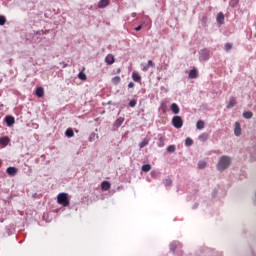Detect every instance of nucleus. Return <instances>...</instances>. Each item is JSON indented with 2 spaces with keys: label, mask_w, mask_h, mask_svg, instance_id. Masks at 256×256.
<instances>
[{
  "label": "nucleus",
  "mask_w": 256,
  "mask_h": 256,
  "mask_svg": "<svg viewBox=\"0 0 256 256\" xmlns=\"http://www.w3.org/2000/svg\"><path fill=\"white\" fill-rule=\"evenodd\" d=\"M129 105L130 107H135V105H137V100L135 99L130 100Z\"/></svg>",
  "instance_id": "31"
},
{
  "label": "nucleus",
  "mask_w": 256,
  "mask_h": 256,
  "mask_svg": "<svg viewBox=\"0 0 256 256\" xmlns=\"http://www.w3.org/2000/svg\"><path fill=\"white\" fill-rule=\"evenodd\" d=\"M185 145H186L187 147L193 145V139H191V138H186V140H185Z\"/></svg>",
  "instance_id": "28"
},
{
  "label": "nucleus",
  "mask_w": 256,
  "mask_h": 256,
  "mask_svg": "<svg viewBox=\"0 0 256 256\" xmlns=\"http://www.w3.org/2000/svg\"><path fill=\"white\" fill-rule=\"evenodd\" d=\"M202 23H203V25H207V16H204L202 18Z\"/></svg>",
  "instance_id": "35"
},
{
  "label": "nucleus",
  "mask_w": 256,
  "mask_h": 256,
  "mask_svg": "<svg viewBox=\"0 0 256 256\" xmlns=\"http://www.w3.org/2000/svg\"><path fill=\"white\" fill-rule=\"evenodd\" d=\"M105 62L107 63V65H113V63H115V57L111 54H108L105 57Z\"/></svg>",
  "instance_id": "6"
},
{
  "label": "nucleus",
  "mask_w": 256,
  "mask_h": 256,
  "mask_svg": "<svg viewBox=\"0 0 256 256\" xmlns=\"http://www.w3.org/2000/svg\"><path fill=\"white\" fill-rule=\"evenodd\" d=\"M170 109H171L172 113H174V115H179L180 109H179V105H177V103H173L170 106Z\"/></svg>",
  "instance_id": "7"
},
{
  "label": "nucleus",
  "mask_w": 256,
  "mask_h": 256,
  "mask_svg": "<svg viewBox=\"0 0 256 256\" xmlns=\"http://www.w3.org/2000/svg\"><path fill=\"white\" fill-rule=\"evenodd\" d=\"M36 95L38 97H43L45 95V90L43 89V87H38L36 89Z\"/></svg>",
  "instance_id": "17"
},
{
  "label": "nucleus",
  "mask_w": 256,
  "mask_h": 256,
  "mask_svg": "<svg viewBox=\"0 0 256 256\" xmlns=\"http://www.w3.org/2000/svg\"><path fill=\"white\" fill-rule=\"evenodd\" d=\"M135 15H136L135 13H132V17H135Z\"/></svg>",
  "instance_id": "42"
},
{
  "label": "nucleus",
  "mask_w": 256,
  "mask_h": 256,
  "mask_svg": "<svg viewBox=\"0 0 256 256\" xmlns=\"http://www.w3.org/2000/svg\"><path fill=\"white\" fill-rule=\"evenodd\" d=\"M110 0H100L98 3V7L99 9H105V7H107V5H109Z\"/></svg>",
  "instance_id": "12"
},
{
  "label": "nucleus",
  "mask_w": 256,
  "mask_h": 256,
  "mask_svg": "<svg viewBox=\"0 0 256 256\" xmlns=\"http://www.w3.org/2000/svg\"><path fill=\"white\" fill-rule=\"evenodd\" d=\"M168 153H175V145H170L167 147Z\"/></svg>",
  "instance_id": "29"
},
{
  "label": "nucleus",
  "mask_w": 256,
  "mask_h": 256,
  "mask_svg": "<svg viewBox=\"0 0 256 256\" xmlns=\"http://www.w3.org/2000/svg\"><path fill=\"white\" fill-rule=\"evenodd\" d=\"M231 165V158L229 156H222L217 164L218 171H225Z\"/></svg>",
  "instance_id": "1"
},
{
  "label": "nucleus",
  "mask_w": 256,
  "mask_h": 256,
  "mask_svg": "<svg viewBox=\"0 0 256 256\" xmlns=\"http://www.w3.org/2000/svg\"><path fill=\"white\" fill-rule=\"evenodd\" d=\"M65 135L66 137H69V138L74 137L75 133L73 132V128H68L65 132Z\"/></svg>",
  "instance_id": "18"
},
{
  "label": "nucleus",
  "mask_w": 256,
  "mask_h": 256,
  "mask_svg": "<svg viewBox=\"0 0 256 256\" xmlns=\"http://www.w3.org/2000/svg\"><path fill=\"white\" fill-rule=\"evenodd\" d=\"M210 57H211V54H210L209 50H207V49L201 50L200 58H199L200 61H209Z\"/></svg>",
  "instance_id": "4"
},
{
  "label": "nucleus",
  "mask_w": 256,
  "mask_h": 256,
  "mask_svg": "<svg viewBox=\"0 0 256 256\" xmlns=\"http://www.w3.org/2000/svg\"><path fill=\"white\" fill-rule=\"evenodd\" d=\"M5 121L8 125V127H11L12 125L15 124V118L13 116H6Z\"/></svg>",
  "instance_id": "10"
},
{
  "label": "nucleus",
  "mask_w": 256,
  "mask_h": 256,
  "mask_svg": "<svg viewBox=\"0 0 256 256\" xmlns=\"http://www.w3.org/2000/svg\"><path fill=\"white\" fill-rule=\"evenodd\" d=\"M128 87H129V89H133V87H135V83L130 82V83L128 84Z\"/></svg>",
  "instance_id": "36"
},
{
  "label": "nucleus",
  "mask_w": 256,
  "mask_h": 256,
  "mask_svg": "<svg viewBox=\"0 0 256 256\" xmlns=\"http://www.w3.org/2000/svg\"><path fill=\"white\" fill-rule=\"evenodd\" d=\"M149 142L148 141H143L141 144H140V147L143 148L145 147V145H147Z\"/></svg>",
  "instance_id": "37"
},
{
  "label": "nucleus",
  "mask_w": 256,
  "mask_h": 256,
  "mask_svg": "<svg viewBox=\"0 0 256 256\" xmlns=\"http://www.w3.org/2000/svg\"><path fill=\"white\" fill-rule=\"evenodd\" d=\"M18 169L15 167H8L6 170V173L10 176V177H15V175H17L18 173Z\"/></svg>",
  "instance_id": "5"
},
{
  "label": "nucleus",
  "mask_w": 256,
  "mask_h": 256,
  "mask_svg": "<svg viewBox=\"0 0 256 256\" xmlns=\"http://www.w3.org/2000/svg\"><path fill=\"white\" fill-rule=\"evenodd\" d=\"M164 185H165L166 187H171V185H173V181H172L170 178H167V179H165V181H164Z\"/></svg>",
  "instance_id": "25"
},
{
  "label": "nucleus",
  "mask_w": 256,
  "mask_h": 256,
  "mask_svg": "<svg viewBox=\"0 0 256 256\" xmlns=\"http://www.w3.org/2000/svg\"><path fill=\"white\" fill-rule=\"evenodd\" d=\"M172 125L175 129H181V127H183V118H181V116H174L172 119Z\"/></svg>",
  "instance_id": "3"
},
{
  "label": "nucleus",
  "mask_w": 256,
  "mask_h": 256,
  "mask_svg": "<svg viewBox=\"0 0 256 256\" xmlns=\"http://www.w3.org/2000/svg\"><path fill=\"white\" fill-rule=\"evenodd\" d=\"M10 141L11 140L7 136L1 137L0 138V145H3V147H7L9 145Z\"/></svg>",
  "instance_id": "8"
},
{
  "label": "nucleus",
  "mask_w": 256,
  "mask_h": 256,
  "mask_svg": "<svg viewBox=\"0 0 256 256\" xmlns=\"http://www.w3.org/2000/svg\"><path fill=\"white\" fill-rule=\"evenodd\" d=\"M243 117H244V119H252L253 118V112H244Z\"/></svg>",
  "instance_id": "23"
},
{
  "label": "nucleus",
  "mask_w": 256,
  "mask_h": 256,
  "mask_svg": "<svg viewBox=\"0 0 256 256\" xmlns=\"http://www.w3.org/2000/svg\"><path fill=\"white\" fill-rule=\"evenodd\" d=\"M237 105V100L235 97H231L229 103L227 104V109H233Z\"/></svg>",
  "instance_id": "9"
},
{
  "label": "nucleus",
  "mask_w": 256,
  "mask_h": 256,
  "mask_svg": "<svg viewBox=\"0 0 256 256\" xmlns=\"http://www.w3.org/2000/svg\"><path fill=\"white\" fill-rule=\"evenodd\" d=\"M0 83H1V80H0Z\"/></svg>",
  "instance_id": "43"
},
{
  "label": "nucleus",
  "mask_w": 256,
  "mask_h": 256,
  "mask_svg": "<svg viewBox=\"0 0 256 256\" xmlns=\"http://www.w3.org/2000/svg\"><path fill=\"white\" fill-rule=\"evenodd\" d=\"M199 77V74L197 73V70L193 69L189 72V78L190 79H197Z\"/></svg>",
  "instance_id": "15"
},
{
  "label": "nucleus",
  "mask_w": 256,
  "mask_h": 256,
  "mask_svg": "<svg viewBox=\"0 0 256 256\" xmlns=\"http://www.w3.org/2000/svg\"><path fill=\"white\" fill-rule=\"evenodd\" d=\"M111 81H112L113 85H119V83H121V77L115 76L114 78H112Z\"/></svg>",
  "instance_id": "20"
},
{
  "label": "nucleus",
  "mask_w": 256,
  "mask_h": 256,
  "mask_svg": "<svg viewBox=\"0 0 256 256\" xmlns=\"http://www.w3.org/2000/svg\"><path fill=\"white\" fill-rule=\"evenodd\" d=\"M101 187L103 191H109V189H111V183L108 181H103Z\"/></svg>",
  "instance_id": "13"
},
{
  "label": "nucleus",
  "mask_w": 256,
  "mask_h": 256,
  "mask_svg": "<svg viewBox=\"0 0 256 256\" xmlns=\"http://www.w3.org/2000/svg\"><path fill=\"white\" fill-rule=\"evenodd\" d=\"M148 69H149V66L146 65V66H144V67L142 68V71H148Z\"/></svg>",
  "instance_id": "39"
},
{
  "label": "nucleus",
  "mask_w": 256,
  "mask_h": 256,
  "mask_svg": "<svg viewBox=\"0 0 256 256\" xmlns=\"http://www.w3.org/2000/svg\"><path fill=\"white\" fill-rule=\"evenodd\" d=\"M150 175H151V177H153V179H157V172L152 171V172L150 173Z\"/></svg>",
  "instance_id": "34"
},
{
  "label": "nucleus",
  "mask_w": 256,
  "mask_h": 256,
  "mask_svg": "<svg viewBox=\"0 0 256 256\" xmlns=\"http://www.w3.org/2000/svg\"><path fill=\"white\" fill-rule=\"evenodd\" d=\"M200 141H207V134H201L199 136Z\"/></svg>",
  "instance_id": "32"
},
{
  "label": "nucleus",
  "mask_w": 256,
  "mask_h": 256,
  "mask_svg": "<svg viewBox=\"0 0 256 256\" xmlns=\"http://www.w3.org/2000/svg\"><path fill=\"white\" fill-rule=\"evenodd\" d=\"M78 79H80L81 81H87V75H85V73L80 72L78 74Z\"/></svg>",
  "instance_id": "24"
},
{
  "label": "nucleus",
  "mask_w": 256,
  "mask_h": 256,
  "mask_svg": "<svg viewBox=\"0 0 256 256\" xmlns=\"http://www.w3.org/2000/svg\"><path fill=\"white\" fill-rule=\"evenodd\" d=\"M224 21H225V15H223V13H219L217 15V23H219L220 25H223Z\"/></svg>",
  "instance_id": "16"
},
{
  "label": "nucleus",
  "mask_w": 256,
  "mask_h": 256,
  "mask_svg": "<svg viewBox=\"0 0 256 256\" xmlns=\"http://www.w3.org/2000/svg\"><path fill=\"white\" fill-rule=\"evenodd\" d=\"M5 23H7V19L5 18V16L0 15V25H5Z\"/></svg>",
  "instance_id": "30"
},
{
  "label": "nucleus",
  "mask_w": 256,
  "mask_h": 256,
  "mask_svg": "<svg viewBox=\"0 0 256 256\" xmlns=\"http://www.w3.org/2000/svg\"><path fill=\"white\" fill-rule=\"evenodd\" d=\"M117 123H118L119 125H121V124L123 123V120L118 119V120H117Z\"/></svg>",
  "instance_id": "40"
},
{
  "label": "nucleus",
  "mask_w": 256,
  "mask_h": 256,
  "mask_svg": "<svg viewBox=\"0 0 256 256\" xmlns=\"http://www.w3.org/2000/svg\"><path fill=\"white\" fill-rule=\"evenodd\" d=\"M141 29H143V26L142 25H139L135 28V31H141Z\"/></svg>",
  "instance_id": "38"
},
{
  "label": "nucleus",
  "mask_w": 256,
  "mask_h": 256,
  "mask_svg": "<svg viewBox=\"0 0 256 256\" xmlns=\"http://www.w3.org/2000/svg\"><path fill=\"white\" fill-rule=\"evenodd\" d=\"M132 79H133V81H135L136 83H140V81H141V75H139V73H137V72H133V73H132Z\"/></svg>",
  "instance_id": "14"
},
{
  "label": "nucleus",
  "mask_w": 256,
  "mask_h": 256,
  "mask_svg": "<svg viewBox=\"0 0 256 256\" xmlns=\"http://www.w3.org/2000/svg\"><path fill=\"white\" fill-rule=\"evenodd\" d=\"M142 171H144V173H149V171H151V166L150 164H144L142 166Z\"/></svg>",
  "instance_id": "22"
},
{
  "label": "nucleus",
  "mask_w": 256,
  "mask_h": 256,
  "mask_svg": "<svg viewBox=\"0 0 256 256\" xmlns=\"http://www.w3.org/2000/svg\"><path fill=\"white\" fill-rule=\"evenodd\" d=\"M57 201L59 205H63V207H69V198L67 196V193L58 194Z\"/></svg>",
  "instance_id": "2"
},
{
  "label": "nucleus",
  "mask_w": 256,
  "mask_h": 256,
  "mask_svg": "<svg viewBox=\"0 0 256 256\" xmlns=\"http://www.w3.org/2000/svg\"><path fill=\"white\" fill-rule=\"evenodd\" d=\"M233 49V44L231 43H226L225 45V51L229 52Z\"/></svg>",
  "instance_id": "27"
},
{
  "label": "nucleus",
  "mask_w": 256,
  "mask_h": 256,
  "mask_svg": "<svg viewBox=\"0 0 256 256\" xmlns=\"http://www.w3.org/2000/svg\"><path fill=\"white\" fill-rule=\"evenodd\" d=\"M116 73H117V74L121 73V69L118 68V69L116 70Z\"/></svg>",
  "instance_id": "41"
},
{
  "label": "nucleus",
  "mask_w": 256,
  "mask_h": 256,
  "mask_svg": "<svg viewBox=\"0 0 256 256\" xmlns=\"http://www.w3.org/2000/svg\"><path fill=\"white\" fill-rule=\"evenodd\" d=\"M158 147H165V136H160L158 139Z\"/></svg>",
  "instance_id": "19"
},
{
  "label": "nucleus",
  "mask_w": 256,
  "mask_h": 256,
  "mask_svg": "<svg viewBox=\"0 0 256 256\" xmlns=\"http://www.w3.org/2000/svg\"><path fill=\"white\" fill-rule=\"evenodd\" d=\"M147 66H148V68L149 67H155V63H153L152 60H149L148 63H147Z\"/></svg>",
  "instance_id": "33"
},
{
  "label": "nucleus",
  "mask_w": 256,
  "mask_h": 256,
  "mask_svg": "<svg viewBox=\"0 0 256 256\" xmlns=\"http://www.w3.org/2000/svg\"><path fill=\"white\" fill-rule=\"evenodd\" d=\"M198 167H199V169H205V167H207V162H205V161H200V162L198 163Z\"/></svg>",
  "instance_id": "26"
},
{
  "label": "nucleus",
  "mask_w": 256,
  "mask_h": 256,
  "mask_svg": "<svg viewBox=\"0 0 256 256\" xmlns=\"http://www.w3.org/2000/svg\"><path fill=\"white\" fill-rule=\"evenodd\" d=\"M234 135H236V137L241 135V124L239 122L235 123Z\"/></svg>",
  "instance_id": "11"
},
{
  "label": "nucleus",
  "mask_w": 256,
  "mask_h": 256,
  "mask_svg": "<svg viewBox=\"0 0 256 256\" xmlns=\"http://www.w3.org/2000/svg\"><path fill=\"white\" fill-rule=\"evenodd\" d=\"M197 129H205V122L203 120H199L196 124Z\"/></svg>",
  "instance_id": "21"
}]
</instances>
